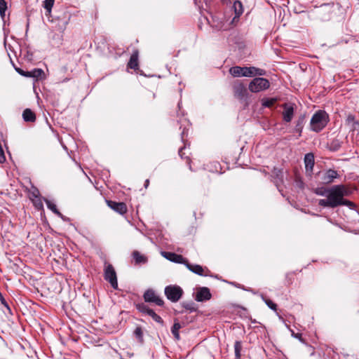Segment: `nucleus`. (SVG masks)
Returning a JSON list of instances; mask_svg holds the SVG:
<instances>
[{"instance_id": "obj_1", "label": "nucleus", "mask_w": 359, "mask_h": 359, "mask_svg": "<svg viewBox=\"0 0 359 359\" xmlns=\"http://www.w3.org/2000/svg\"><path fill=\"white\" fill-rule=\"evenodd\" d=\"M347 189L344 184H338L329 188L326 199H320L318 205L324 208H334L341 205L342 198L347 196Z\"/></svg>"}, {"instance_id": "obj_2", "label": "nucleus", "mask_w": 359, "mask_h": 359, "mask_svg": "<svg viewBox=\"0 0 359 359\" xmlns=\"http://www.w3.org/2000/svg\"><path fill=\"white\" fill-rule=\"evenodd\" d=\"M329 121L328 114L324 110H318L311 117L310 121L311 130L319 133L326 127Z\"/></svg>"}, {"instance_id": "obj_3", "label": "nucleus", "mask_w": 359, "mask_h": 359, "mask_svg": "<svg viewBox=\"0 0 359 359\" xmlns=\"http://www.w3.org/2000/svg\"><path fill=\"white\" fill-rule=\"evenodd\" d=\"M164 293L168 300L177 302L182 298L184 291L179 285H170L165 287Z\"/></svg>"}, {"instance_id": "obj_4", "label": "nucleus", "mask_w": 359, "mask_h": 359, "mask_svg": "<svg viewBox=\"0 0 359 359\" xmlns=\"http://www.w3.org/2000/svg\"><path fill=\"white\" fill-rule=\"evenodd\" d=\"M270 83L268 79L262 77L253 79L249 83V90L252 93H258L269 88Z\"/></svg>"}, {"instance_id": "obj_5", "label": "nucleus", "mask_w": 359, "mask_h": 359, "mask_svg": "<svg viewBox=\"0 0 359 359\" xmlns=\"http://www.w3.org/2000/svg\"><path fill=\"white\" fill-rule=\"evenodd\" d=\"M334 11V4L321 5L316 11L317 18L321 21H327L332 18Z\"/></svg>"}, {"instance_id": "obj_6", "label": "nucleus", "mask_w": 359, "mask_h": 359, "mask_svg": "<svg viewBox=\"0 0 359 359\" xmlns=\"http://www.w3.org/2000/svg\"><path fill=\"white\" fill-rule=\"evenodd\" d=\"M104 278L105 280L108 281L110 283L111 286L114 289H118V280L116 273L111 264H109L107 266H105L104 270Z\"/></svg>"}, {"instance_id": "obj_7", "label": "nucleus", "mask_w": 359, "mask_h": 359, "mask_svg": "<svg viewBox=\"0 0 359 359\" xmlns=\"http://www.w3.org/2000/svg\"><path fill=\"white\" fill-rule=\"evenodd\" d=\"M233 95L239 100H245L248 98V92L246 86L241 82L236 81L233 85Z\"/></svg>"}, {"instance_id": "obj_8", "label": "nucleus", "mask_w": 359, "mask_h": 359, "mask_svg": "<svg viewBox=\"0 0 359 359\" xmlns=\"http://www.w3.org/2000/svg\"><path fill=\"white\" fill-rule=\"evenodd\" d=\"M136 309L141 313L147 314L151 317V318L156 323L163 325V320L160 316L156 314L154 310L150 309L147 305L144 303L136 304Z\"/></svg>"}, {"instance_id": "obj_9", "label": "nucleus", "mask_w": 359, "mask_h": 359, "mask_svg": "<svg viewBox=\"0 0 359 359\" xmlns=\"http://www.w3.org/2000/svg\"><path fill=\"white\" fill-rule=\"evenodd\" d=\"M143 297L146 302L154 303L159 306L164 305V301L151 289L146 290Z\"/></svg>"}, {"instance_id": "obj_10", "label": "nucleus", "mask_w": 359, "mask_h": 359, "mask_svg": "<svg viewBox=\"0 0 359 359\" xmlns=\"http://www.w3.org/2000/svg\"><path fill=\"white\" fill-rule=\"evenodd\" d=\"M283 169L274 167L272 170L271 178L277 188L283 184Z\"/></svg>"}, {"instance_id": "obj_11", "label": "nucleus", "mask_w": 359, "mask_h": 359, "mask_svg": "<svg viewBox=\"0 0 359 359\" xmlns=\"http://www.w3.org/2000/svg\"><path fill=\"white\" fill-rule=\"evenodd\" d=\"M107 203L111 209L121 215H124L127 212V206L123 202H116L109 200L107 201Z\"/></svg>"}, {"instance_id": "obj_12", "label": "nucleus", "mask_w": 359, "mask_h": 359, "mask_svg": "<svg viewBox=\"0 0 359 359\" xmlns=\"http://www.w3.org/2000/svg\"><path fill=\"white\" fill-rule=\"evenodd\" d=\"M304 164L306 172L308 175L311 176L313 174V167L315 165V158L312 153H308L304 156Z\"/></svg>"}, {"instance_id": "obj_13", "label": "nucleus", "mask_w": 359, "mask_h": 359, "mask_svg": "<svg viewBox=\"0 0 359 359\" xmlns=\"http://www.w3.org/2000/svg\"><path fill=\"white\" fill-rule=\"evenodd\" d=\"M212 295L210 290L206 287H199L195 296L197 302H202L210 299Z\"/></svg>"}, {"instance_id": "obj_14", "label": "nucleus", "mask_w": 359, "mask_h": 359, "mask_svg": "<svg viewBox=\"0 0 359 359\" xmlns=\"http://www.w3.org/2000/svg\"><path fill=\"white\" fill-rule=\"evenodd\" d=\"M232 8L234 11L235 15L233 18L231 24L235 25L238 22L241 15L243 13V6L240 1H235L232 6Z\"/></svg>"}, {"instance_id": "obj_15", "label": "nucleus", "mask_w": 359, "mask_h": 359, "mask_svg": "<svg viewBox=\"0 0 359 359\" xmlns=\"http://www.w3.org/2000/svg\"><path fill=\"white\" fill-rule=\"evenodd\" d=\"M339 177L338 172L333 169H329L325 172L322 180L324 184H330L334 182V180Z\"/></svg>"}, {"instance_id": "obj_16", "label": "nucleus", "mask_w": 359, "mask_h": 359, "mask_svg": "<svg viewBox=\"0 0 359 359\" xmlns=\"http://www.w3.org/2000/svg\"><path fill=\"white\" fill-rule=\"evenodd\" d=\"M139 51L137 50H133L130 60L128 62L127 67L135 71L139 69Z\"/></svg>"}, {"instance_id": "obj_17", "label": "nucleus", "mask_w": 359, "mask_h": 359, "mask_svg": "<svg viewBox=\"0 0 359 359\" xmlns=\"http://www.w3.org/2000/svg\"><path fill=\"white\" fill-rule=\"evenodd\" d=\"M163 256L168 260L175 263L185 264L186 262H187V259L184 258L182 255L175 254L174 252H163Z\"/></svg>"}, {"instance_id": "obj_18", "label": "nucleus", "mask_w": 359, "mask_h": 359, "mask_svg": "<svg viewBox=\"0 0 359 359\" xmlns=\"http://www.w3.org/2000/svg\"><path fill=\"white\" fill-rule=\"evenodd\" d=\"M345 123L352 131L359 132V121L355 119L353 114H348L346 118Z\"/></svg>"}, {"instance_id": "obj_19", "label": "nucleus", "mask_w": 359, "mask_h": 359, "mask_svg": "<svg viewBox=\"0 0 359 359\" xmlns=\"http://www.w3.org/2000/svg\"><path fill=\"white\" fill-rule=\"evenodd\" d=\"M293 115H294L293 107L288 106L287 104H285L284 110L283 112V120L287 123L290 122L292 119Z\"/></svg>"}, {"instance_id": "obj_20", "label": "nucleus", "mask_w": 359, "mask_h": 359, "mask_svg": "<svg viewBox=\"0 0 359 359\" xmlns=\"http://www.w3.org/2000/svg\"><path fill=\"white\" fill-rule=\"evenodd\" d=\"M22 118L25 122H34L36 121L35 113L30 109H25L22 113Z\"/></svg>"}, {"instance_id": "obj_21", "label": "nucleus", "mask_w": 359, "mask_h": 359, "mask_svg": "<svg viewBox=\"0 0 359 359\" xmlns=\"http://www.w3.org/2000/svg\"><path fill=\"white\" fill-rule=\"evenodd\" d=\"M185 265L193 273L198 274L199 276H204L203 272V268L198 264H190L188 261L186 262Z\"/></svg>"}, {"instance_id": "obj_22", "label": "nucleus", "mask_w": 359, "mask_h": 359, "mask_svg": "<svg viewBox=\"0 0 359 359\" xmlns=\"http://www.w3.org/2000/svg\"><path fill=\"white\" fill-rule=\"evenodd\" d=\"M342 141L338 138L332 139L328 144V149L331 151H337L341 147Z\"/></svg>"}, {"instance_id": "obj_23", "label": "nucleus", "mask_w": 359, "mask_h": 359, "mask_svg": "<svg viewBox=\"0 0 359 359\" xmlns=\"http://www.w3.org/2000/svg\"><path fill=\"white\" fill-rule=\"evenodd\" d=\"M44 201L47 205V208L50 210L53 213L64 219L63 215L57 210L56 205L47 198H44Z\"/></svg>"}, {"instance_id": "obj_24", "label": "nucleus", "mask_w": 359, "mask_h": 359, "mask_svg": "<svg viewBox=\"0 0 359 359\" xmlns=\"http://www.w3.org/2000/svg\"><path fill=\"white\" fill-rule=\"evenodd\" d=\"M182 328L181 324L175 320L174 324L171 328V332L177 341L180 339L179 330Z\"/></svg>"}, {"instance_id": "obj_25", "label": "nucleus", "mask_w": 359, "mask_h": 359, "mask_svg": "<svg viewBox=\"0 0 359 359\" xmlns=\"http://www.w3.org/2000/svg\"><path fill=\"white\" fill-rule=\"evenodd\" d=\"M32 78L36 80L43 79L45 78V74L43 69L39 68H34L31 70Z\"/></svg>"}, {"instance_id": "obj_26", "label": "nucleus", "mask_w": 359, "mask_h": 359, "mask_svg": "<svg viewBox=\"0 0 359 359\" xmlns=\"http://www.w3.org/2000/svg\"><path fill=\"white\" fill-rule=\"evenodd\" d=\"M133 257L137 264H144L147 261V257L144 255H141L138 251H134L133 252Z\"/></svg>"}, {"instance_id": "obj_27", "label": "nucleus", "mask_w": 359, "mask_h": 359, "mask_svg": "<svg viewBox=\"0 0 359 359\" xmlns=\"http://www.w3.org/2000/svg\"><path fill=\"white\" fill-rule=\"evenodd\" d=\"M242 342L236 341L234 343L235 359H241Z\"/></svg>"}, {"instance_id": "obj_28", "label": "nucleus", "mask_w": 359, "mask_h": 359, "mask_svg": "<svg viewBox=\"0 0 359 359\" xmlns=\"http://www.w3.org/2000/svg\"><path fill=\"white\" fill-rule=\"evenodd\" d=\"M229 73L233 77L243 76V67L239 66H234L230 68Z\"/></svg>"}, {"instance_id": "obj_29", "label": "nucleus", "mask_w": 359, "mask_h": 359, "mask_svg": "<svg viewBox=\"0 0 359 359\" xmlns=\"http://www.w3.org/2000/svg\"><path fill=\"white\" fill-rule=\"evenodd\" d=\"M255 67H243V76L250 77L255 76Z\"/></svg>"}, {"instance_id": "obj_30", "label": "nucleus", "mask_w": 359, "mask_h": 359, "mask_svg": "<svg viewBox=\"0 0 359 359\" xmlns=\"http://www.w3.org/2000/svg\"><path fill=\"white\" fill-rule=\"evenodd\" d=\"M182 306L190 313L197 311V307L193 302H184L182 303Z\"/></svg>"}, {"instance_id": "obj_31", "label": "nucleus", "mask_w": 359, "mask_h": 359, "mask_svg": "<svg viewBox=\"0 0 359 359\" xmlns=\"http://www.w3.org/2000/svg\"><path fill=\"white\" fill-rule=\"evenodd\" d=\"M186 147H187V144L184 143V145L180 148L178 154H179V156L181 157V158L186 159L187 163L189 166V169L191 170V159L189 158V157L188 156H186L185 153L184 152V149L186 148Z\"/></svg>"}, {"instance_id": "obj_32", "label": "nucleus", "mask_w": 359, "mask_h": 359, "mask_svg": "<svg viewBox=\"0 0 359 359\" xmlns=\"http://www.w3.org/2000/svg\"><path fill=\"white\" fill-rule=\"evenodd\" d=\"M261 297L262 300L265 302V304L270 308L271 310L276 311H277V305L273 302H272L270 299L267 298L265 295L261 294Z\"/></svg>"}, {"instance_id": "obj_33", "label": "nucleus", "mask_w": 359, "mask_h": 359, "mask_svg": "<svg viewBox=\"0 0 359 359\" xmlns=\"http://www.w3.org/2000/svg\"><path fill=\"white\" fill-rule=\"evenodd\" d=\"M329 192V188L324 187H317L314 190V193L318 196H327Z\"/></svg>"}, {"instance_id": "obj_34", "label": "nucleus", "mask_w": 359, "mask_h": 359, "mask_svg": "<svg viewBox=\"0 0 359 359\" xmlns=\"http://www.w3.org/2000/svg\"><path fill=\"white\" fill-rule=\"evenodd\" d=\"M276 102V99L275 98H264L262 100V104L264 107H272Z\"/></svg>"}, {"instance_id": "obj_35", "label": "nucleus", "mask_w": 359, "mask_h": 359, "mask_svg": "<svg viewBox=\"0 0 359 359\" xmlns=\"http://www.w3.org/2000/svg\"><path fill=\"white\" fill-rule=\"evenodd\" d=\"M39 196H40V193H39V189L35 187H32V189L29 192V198L32 201H34V199L39 198Z\"/></svg>"}, {"instance_id": "obj_36", "label": "nucleus", "mask_w": 359, "mask_h": 359, "mask_svg": "<svg viewBox=\"0 0 359 359\" xmlns=\"http://www.w3.org/2000/svg\"><path fill=\"white\" fill-rule=\"evenodd\" d=\"M7 10V3L5 0H0V15L1 18L5 16L6 11Z\"/></svg>"}, {"instance_id": "obj_37", "label": "nucleus", "mask_w": 359, "mask_h": 359, "mask_svg": "<svg viewBox=\"0 0 359 359\" xmlns=\"http://www.w3.org/2000/svg\"><path fill=\"white\" fill-rule=\"evenodd\" d=\"M55 0H45L43 1V7L47 12L50 13Z\"/></svg>"}, {"instance_id": "obj_38", "label": "nucleus", "mask_w": 359, "mask_h": 359, "mask_svg": "<svg viewBox=\"0 0 359 359\" xmlns=\"http://www.w3.org/2000/svg\"><path fill=\"white\" fill-rule=\"evenodd\" d=\"M134 334L140 341L143 340V332L140 327H137L134 331Z\"/></svg>"}, {"instance_id": "obj_39", "label": "nucleus", "mask_w": 359, "mask_h": 359, "mask_svg": "<svg viewBox=\"0 0 359 359\" xmlns=\"http://www.w3.org/2000/svg\"><path fill=\"white\" fill-rule=\"evenodd\" d=\"M0 302L4 306V307L8 310V313H11V309L1 292H0Z\"/></svg>"}, {"instance_id": "obj_40", "label": "nucleus", "mask_w": 359, "mask_h": 359, "mask_svg": "<svg viewBox=\"0 0 359 359\" xmlns=\"http://www.w3.org/2000/svg\"><path fill=\"white\" fill-rule=\"evenodd\" d=\"M341 203H342L341 204V205L348 206L351 209H353L355 208L354 203H353L348 200L344 199V197L342 198Z\"/></svg>"}, {"instance_id": "obj_41", "label": "nucleus", "mask_w": 359, "mask_h": 359, "mask_svg": "<svg viewBox=\"0 0 359 359\" xmlns=\"http://www.w3.org/2000/svg\"><path fill=\"white\" fill-rule=\"evenodd\" d=\"M33 201V203L34 206L38 209H42L43 208V203L39 198L34 199Z\"/></svg>"}, {"instance_id": "obj_42", "label": "nucleus", "mask_w": 359, "mask_h": 359, "mask_svg": "<svg viewBox=\"0 0 359 359\" xmlns=\"http://www.w3.org/2000/svg\"><path fill=\"white\" fill-rule=\"evenodd\" d=\"M187 135H188V129L186 128V127H184L182 132L181 133V140L184 142V144L186 143L185 138L187 137Z\"/></svg>"}, {"instance_id": "obj_43", "label": "nucleus", "mask_w": 359, "mask_h": 359, "mask_svg": "<svg viewBox=\"0 0 359 359\" xmlns=\"http://www.w3.org/2000/svg\"><path fill=\"white\" fill-rule=\"evenodd\" d=\"M291 332L292 337L299 339L301 341H303L302 335L301 333H295L293 330H291Z\"/></svg>"}, {"instance_id": "obj_44", "label": "nucleus", "mask_w": 359, "mask_h": 359, "mask_svg": "<svg viewBox=\"0 0 359 359\" xmlns=\"http://www.w3.org/2000/svg\"><path fill=\"white\" fill-rule=\"evenodd\" d=\"M302 123H303V119H299L296 126V130L297 131H299L300 133H302Z\"/></svg>"}, {"instance_id": "obj_45", "label": "nucleus", "mask_w": 359, "mask_h": 359, "mask_svg": "<svg viewBox=\"0 0 359 359\" xmlns=\"http://www.w3.org/2000/svg\"><path fill=\"white\" fill-rule=\"evenodd\" d=\"M255 70H256V72L255 73V75H259V76L265 75V71L264 69L255 67Z\"/></svg>"}, {"instance_id": "obj_46", "label": "nucleus", "mask_w": 359, "mask_h": 359, "mask_svg": "<svg viewBox=\"0 0 359 359\" xmlns=\"http://www.w3.org/2000/svg\"><path fill=\"white\" fill-rule=\"evenodd\" d=\"M24 76L28 77V78H32L31 70L30 71H25V72L24 74Z\"/></svg>"}, {"instance_id": "obj_47", "label": "nucleus", "mask_w": 359, "mask_h": 359, "mask_svg": "<svg viewBox=\"0 0 359 359\" xmlns=\"http://www.w3.org/2000/svg\"><path fill=\"white\" fill-rule=\"evenodd\" d=\"M15 70L22 76H24V74L25 72V71L22 70V69L20 68H15Z\"/></svg>"}, {"instance_id": "obj_48", "label": "nucleus", "mask_w": 359, "mask_h": 359, "mask_svg": "<svg viewBox=\"0 0 359 359\" xmlns=\"http://www.w3.org/2000/svg\"><path fill=\"white\" fill-rule=\"evenodd\" d=\"M220 1H221L223 4H226V5H228V4H231V0H220Z\"/></svg>"}, {"instance_id": "obj_49", "label": "nucleus", "mask_w": 359, "mask_h": 359, "mask_svg": "<svg viewBox=\"0 0 359 359\" xmlns=\"http://www.w3.org/2000/svg\"><path fill=\"white\" fill-rule=\"evenodd\" d=\"M149 180L147 179L144 182V188L147 189L149 187Z\"/></svg>"}, {"instance_id": "obj_50", "label": "nucleus", "mask_w": 359, "mask_h": 359, "mask_svg": "<svg viewBox=\"0 0 359 359\" xmlns=\"http://www.w3.org/2000/svg\"><path fill=\"white\" fill-rule=\"evenodd\" d=\"M177 107L179 108V110L180 111V109H181V102H178Z\"/></svg>"}, {"instance_id": "obj_51", "label": "nucleus", "mask_w": 359, "mask_h": 359, "mask_svg": "<svg viewBox=\"0 0 359 359\" xmlns=\"http://www.w3.org/2000/svg\"><path fill=\"white\" fill-rule=\"evenodd\" d=\"M179 122H181V121H184V122H188L186 118H184V120H180L178 121Z\"/></svg>"}]
</instances>
